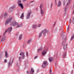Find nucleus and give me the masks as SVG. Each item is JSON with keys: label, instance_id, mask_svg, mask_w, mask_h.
Masks as SVG:
<instances>
[{"label": "nucleus", "instance_id": "ea45409f", "mask_svg": "<svg viewBox=\"0 0 74 74\" xmlns=\"http://www.w3.org/2000/svg\"><path fill=\"white\" fill-rule=\"evenodd\" d=\"M69 26L68 27V28H67V31H69Z\"/></svg>", "mask_w": 74, "mask_h": 74}, {"label": "nucleus", "instance_id": "4be33fe9", "mask_svg": "<svg viewBox=\"0 0 74 74\" xmlns=\"http://www.w3.org/2000/svg\"><path fill=\"white\" fill-rule=\"evenodd\" d=\"M42 32H40L39 33V36H38V38H40L41 37H42Z\"/></svg>", "mask_w": 74, "mask_h": 74}, {"label": "nucleus", "instance_id": "423d86ee", "mask_svg": "<svg viewBox=\"0 0 74 74\" xmlns=\"http://www.w3.org/2000/svg\"><path fill=\"white\" fill-rule=\"evenodd\" d=\"M47 64L48 63H47V62L46 61H44L42 65V67L43 68H45V67H47Z\"/></svg>", "mask_w": 74, "mask_h": 74}, {"label": "nucleus", "instance_id": "c85d7f7f", "mask_svg": "<svg viewBox=\"0 0 74 74\" xmlns=\"http://www.w3.org/2000/svg\"><path fill=\"white\" fill-rule=\"evenodd\" d=\"M49 62H52V58H49Z\"/></svg>", "mask_w": 74, "mask_h": 74}, {"label": "nucleus", "instance_id": "c9c22d12", "mask_svg": "<svg viewBox=\"0 0 74 74\" xmlns=\"http://www.w3.org/2000/svg\"><path fill=\"white\" fill-rule=\"evenodd\" d=\"M63 33H64V32H63V31H62V33L61 34V36H63Z\"/></svg>", "mask_w": 74, "mask_h": 74}, {"label": "nucleus", "instance_id": "09e8293b", "mask_svg": "<svg viewBox=\"0 0 74 74\" xmlns=\"http://www.w3.org/2000/svg\"><path fill=\"white\" fill-rule=\"evenodd\" d=\"M50 74H54V73H50Z\"/></svg>", "mask_w": 74, "mask_h": 74}, {"label": "nucleus", "instance_id": "f8f14e48", "mask_svg": "<svg viewBox=\"0 0 74 74\" xmlns=\"http://www.w3.org/2000/svg\"><path fill=\"white\" fill-rule=\"evenodd\" d=\"M2 18H5L7 16V13L6 12L4 13L2 15Z\"/></svg>", "mask_w": 74, "mask_h": 74}, {"label": "nucleus", "instance_id": "c03bdc74", "mask_svg": "<svg viewBox=\"0 0 74 74\" xmlns=\"http://www.w3.org/2000/svg\"><path fill=\"white\" fill-rule=\"evenodd\" d=\"M26 55H27V56H28V52H27Z\"/></svg>", "mask_w": 74, "mask_h": 74}, {"label": "nucleus", "instance_id": "412c9836", "mask_svg": "<svg viewBox=\"0 0 74 74\" xmlns=\"http://www.w3.org/2000/svg\"><path fill=\"white\" fill-rule=\"evenodd\" d=\"M5 57L6 58H8V53L7 52V51H5Z\"/></svg>", "mask_w": 74, "mask_h": 74}, {"label": "nucleus", "instance_id": "39448f33", "mask_svg": "<svg viewBox=\"0 0 74 74\" xmlns=\"http://www.w3.org/2000/svg\"><path fill=\"white\" fill-rule=\"evenodd\" d=\"M48 31L46 29H45L43 30L41 32L43 33V36L44 37H45V36H46V33H47Z\"/></svg>", "mask_w": 74, "mask_h": 74}, {"label": "nucleus", "instance_id": "f03ea898", "mask_svg": "<svg viewBox=\"0 0 74 74\" xmlns=\"http://www.w3.org/2000/svg\"><path fill=\"white\" fill-rule=\"evenodd\" d=\"M12 28L11 27L8 28V29H6L5 32H4V33L3 34L4 36L5 35V34H6V33L7 32V31L9 32V33L10 34L11 32V31H12Z\"/></svg>", "mask_w": 74, "mask_h": 74}, {"label": "nucleus", "instance_id": "cd10ccee", "mask_svg": "<svg viewBox=\"0 0 74 74\" xmlns=\"http://www.w3.org/2000/svg\"><path fill=\"white\" fill-rule=\"evenodd\" d=\"M3 53L1 54L0 56V58H2L3 57Z\"/></svg>", "mask_w": 74, "mask_h": 74}, {"label": "nucleus", "instance_id": "a18cd8bd", "mask_svg": "<svg viewBox=\"0 0 74 74\" xmlns=\"http://www.w3.org/2000/svg\"><path fill=\"white\" fill-rule=\"evenodd\" d=\"M69 23H71V19L70 20Z\"/></svg>", "mask_w": 74, "mask_h": 74}, {"label": "nucleus", "instance_id": "b1692460", "mask_svg": "<svg viewBox=\"0 0 74 74\" xmlns=\"http://www.w3.org/2000/svg\"><path fill=\"white\" fill-rule=\"evenodd\" d=\"M66 54H67V53L66 52L64 53L63 56V57L64 58H65L66 57Z\"/></svg>", "mask_w": 74, "mask_h": 74}, {"label": "nucleus", "instance_id": "5fc2aeb1", "mask_svg": "<svg viewBox=\"0 0 74 74\" xmlns=\"http://www.w3.org/2000/svg\"><path fill=\"white\" fill-rule=\"evenodd\" d=\"M19 69H18V70H17L18 71H19Z\"/></svg>", "mask_w": 74, "mask_h": 74}, {"label": "nucleus", "instance_id": "20e7f679", "mask_svg": "<svg viewBox=\"0 0 74 74\" xmlns=\"http://www.w3.org/2000/svg\"><path fill=\"white\" fill-rule=\"evenodd\" d=\"M12 21V18H9L8 19L6 20L5 22V25H7L9 23H11V22Z\"/></svg>", "mask_w": 74, "mask_h": 74}, {"label": "nucleus", "instance_id": "9d476101", "mask_svg": "<svg viewBox=\"0 0 74 74\" xmlns=\"http://www.w3.org/2000/svg\"><path fill=\"white\" fill-rule=\"evenodd\" d=\"M6 39V37L5 36H4L2 37V38L1 40V42H4L5 41V40Z\"/></svg>", "mask_w": 74, "mask_h": 74}, {"label": "nucleus", "instance_id": "a19ab883", "mask_svg": "<svg viewBox=\"0 0 74 74\" xmlns=\"http://www.w3.org/2000/svg\"><path fill=\"white\" fill-rule=\"evenodd\" d=\"M41 26V24H39L38 26V27H40Z\"/></svg>", "mask_w": 74, "mask_h": 74}, {"label": "nucleus", "instance_id": "c756f323", "mask_svg": "<svg viewBox=\"0 0 74 74\" xmlns=\"http://www.w3.org/2000/svg\"><path fill=\"white\" fill-rule=\"evenodd\" d=\"M52 6H53V3H51V10H52Z\"/></svg>", "mask_w": 74, "mask_h": 74}, {"label": "nucleus", "instance_id": "72a5a7b5", "mask_svg": "<svg viewBox=\"0 0 74 74\" xmlns=\"http://www.w3.org/2000/svg\"><path fill=\"white\" fill-rule=\"evenodd\" d=\"M33 28H36L37 27V26L36 25H33Z\"/></svg>", "mask_w": 74, "mask_h": 74}, {"label": "nucleus", "instance_id": "864d4df0", "mask_svg": "<svg viewBox=\"0 0 74 74\" xmlns=\"http://www.w3.org/2000/svg\"><path fill=\"white\" fill-rule=\"evenodd\" d=\"M61 29H60V30H61Z\"/></svg>", "mask_w": 74, "mask_h": 74}, {"label": "nucleus", "instance_id": "bb28decb", "mask_svg": "<svg viewBox=\"0 0 74 74\" xmlns=\"http://www.w3.org/2000/svg\"><path fill=\"white\" fill-rule=\"evenodd\" d=\"M42 7H43V5L42 4H41L40 5V10L42 9Z\"/></svg>", "mask_w": 74, "mask_h": 74}, {"label": "nucleus", "instance_id": "2eb2a0df", "mask_svg": "<svg viewBox=\"0 0 74 74\" xmlns=\"http://www.w3.org/2000/svg\"><path fill=\"white\" fill-rule=\"evenodd\" d=\"M66 40H67V38L66 37L65 38L63 42H62V45H64V44H65V42H66Z\"/></svg>", "mask_w": 74, "mask_h": 74}, {"label": "nucleus", "instance_id": "a211bd4d", "mask_svg": "<svg viewBox=\"0 0 74 74\" xmlns=\"http://www.w3.org/2000/svg\"><path fill=\"white\" fill-rule=\"evenodd\" d=\"M40 12L41 15H42V16H43V15L44 14V12H43V10H42V9H40Z\"/></svg>", "mask_w": 74, "mask_h": 74}, {"label": "nucleus", "instance_id": "2f4dec72", "mask_svg": "<svg viewBox=\"0 0 74 74\" xmlns=\"http://www.w3.org/2000/svg\"><path fill=\"white\" fill-rule=\"evenodd\" d=\"M22 35H20V36L19 37V40H21V38H22Z\"/></svg>", "mask_w": 74, "mask_h": 74}, {"label": "nucleus", "instance_id": "e433bc0d", "mask_svg": "<svg viewBox=\"0 0 74 74\" xmlns=\"http://www.w3.org/2000/svg\"><path fill=\"white\" fill-rule=\"evenodd\" d=\"M50 74H51V73H52V68L50 69Z\"/></svg>", "mask_w": 74, "mask_h": 74}, {"label": "nucleus", "instance_id": "dca6fc26", "mask_svg": "<svg viewBox=\"0 0 74 74\" xmlns=\"http://www.w3.org/2000/svg\"><path fill=\"white\" fill-rule=\"evenodd\" d=\"M42 55L43 56V55H46L47 54V52L46 51H43L42 53Z\"/></svg>", "mask_w": 74, "mask_h": 74}, {"label": "nucleus", "instance_id": "4c0bfd02", "mask_svg": "<svg viewBox=\"0 0 74 74\" xmlns=\"http://www.w3.org/2000/svg\"><path fill=\"white\" fill-rule=\"evenodd\" d=\"M65 4H66V1H64L63 2V5H64V6L65 5Z\"/></svg>", "mask_w": 74, "mask_h": 74}, {"label": "nucleus", "instance_id": "8fccbe9b", "mask_svg": "<svg viewBox=\"0 0 74 74\" xmlns=\"http://www.w3.org/2000/svg\"><path fill=\"white\" fill-rule=\"evenodd\" d=\"M1 36H0V39H1Z\"/></svg>", "mask_w": 74, "mask_h": 74}, {"label": "nucleus", "instance_id": "de8ad7c7", "mask_svg": "<svg viewBox=\"0 0 74 74\" xmlns=\"http://www.w3.org/2000/svg\"><path fill=\"white\" fill-rule=\"evenodd\" d=\"M72 20H74V17H73L72 18Z\"/></svg>", "mask_w": 74, "mask_h": 74}, {"label": "nucleus", "instance_id": "4468645a", "mask_svg": "<svg viewBox=\"0 0 74 74\" xmlns=\"http://www.w3.org/2000/svg\"><path fill=\"white\" fill-rule=\"evenodd\" d=\"M67 7H65L64 9L65 13L64 14V16H65L66 15V12L67 11Z\"/></svg>", "mask_w": 74, "mask_h": 74}, {"label": "nucleus", "instance_id": "aec40b11", "mask_svg": "<svg viewBox=\"0 0 74 74\" xmlns=\"http://www.w3.org/2000/svg\"><path fill=\"white\" fill-rule=\"evenodd\" d=\"M61 5V2H60V1H59L58 3V4L57 6L58 7H60V6Z\"/></svg>", "mask_w": 74, "mask_h": 74}, {"label": "nucleus", "instance_id": "58836bf2", "mask_svg": "<svg viewBox=\"0 0 74 74\" xmlns=\"http://www.w3.org/2000/svg\"><path fill=\"white\" fill-rule=\"evenodd\" d=\"M73 72H74V71H73V70H72L71 71V74H73Z\"/></svg>", "mask_w": 74, "mask_h": 74}, {"label": "nucleus", "instance_id": "3c124183", "mask_svg": "<svg viewBox=\"0 0 74 74\" xmlns=\"http://www.w3.org/2000/svg\"><path fill=\"white\" fill-rule=\"evenodd\" d=\"M34 1H31L30 3H33V2Z\"/></svg>", "mask_w": 74, "mask_h": 74}, {"label": "nucleus", "instance_id": "9b49d317", "mask_svg": "<svg viewBox=\"0 0 74 74\" xmlns=\"http://www.w3.org/2000/svg\"><path fill=\"white\" fill-rule=\"evenodd\" d=\"M32 13V12H29L28 13L27 15L26 19H30V15Z\"/></svg>", "mask_w": 74, "mask_h": 74}, {"label": "nucleus", "instance_id": "ddd939ff", "mask_svg": "<svg viewBox=\"0 0 74 74\" xmlns=\"http://www.w3.org/2000/svg\"><path fill=\"white\" fill-rule=\"evenodd\" d=\"M16 21H12L10 25L11 26H16Z\"/></svg>", "mask_w": 74, "mask_h": 74}, {"label": "nucleus", "instance_id": "6e6d98bb", "mask_svg": "<svg viewBox=\"0 0 74 74\" xmlns=\"http://www.w3.org/2000/svg\"><path fill=\"white\" fill-rule=\"evenodd\" d=\"M62 74H64V73H62Z\"/></svg>", "mask_w": 74, "mask_h": 74}, {"label": "nucleus", "instance_id": "f3484780", "mask_svg": "<svg viewBox=\"0 0 74 74\" xmlns=\"http://www.w3.org/2000/svg\"><path fill=\"white\" fill-rule=\"evenodd\" d=\"M67 45H66L63 47V49L64 51H66L67 49Z\"/></svg>", "mask_w": 74, "mask_h": 74}, {"label": "nucleus", "instance_id": "7ed1b4c3", "mask_svg": "<svg viewBox=\"0 0 74 74\" xmlns=\"http://www.w3.org/2000/svg\"><path fill=\"white\" fill-rule=\"evenodd\" d=\"M14 62V58H11L10 59V61L8 63V67H10V66H11L13 63Z\"/></svg>", "mask_w": 74, "mask_h": 74}, {"label": "nucleus", "instance_id": "f257e3e1", "mask_svg": "<svg viewBox=\"0 0 74 74\" xmlns=\"http://www.w3.org/2000/svg\"><path fill=\"white\" fill-rule=\"evenodd\" d=\"M20 55L22 56V57H21V56H19L18 57L19 61L21 62V59H22V60L24 59H25V53L23 52H21L20 53Z\"/></svg>", "mask_w": 74, "mask_h": 74}, {"label": "nucleus", "instance_id": "49530a36", "mask_svg": "<svg viewBox=\"0 0 74 74\" xmlns=\"http://www.w3.org/2000/svg\"><path fill=\"white\" fill-rule=\"evenodd\" d=\"M37 56H35L34 58V59H37Z\"/></svg>", "mask_w": 74, "mask_h": 74}, {"label": "nucleus", "instance_id": "0eeeda50", "mask_svg": "<svg viewBox=\"0 0 74 74\" xmlns=\"http://www.w3.org/2000/svg\"><path fill=\"white\" fill-rule=\"evenodd\" d=\"M22 24H19L18 23H16V28H18L19 27H21L22 26Z\"/></svg>", "mask_w": 74, "mask_h": 74}, {"label": "nucleus", "instance_id": "1a4fd4ad", "mask_svg": "<svg viewBox=\"0 0 74 74\" xmlns=\"http://www.w3.org/2000/svg\"><path fill=\"white\" fill-rule=\"evenodd\" d=\"M15 8H16V6L15 5H14L10 8L9 10V12H11L12 11V10H14V9H15Z\"/></svg>", "mask_w": 74, "mask_h": 74}, {"label": "nucleus", "instance_id": "5701e85b", "mask_svg": "<svg viewBox=\"0 0 74 74\" xmlns=\"http://www.w3.org/2000/svg\"><path fill=\"white\" fill-rule=\"evenodd\" d=\"M23 17H24V15H23V13L21 16V18L23 19Z\"/></svg>", "mask_w": 74, "mask_h": 74}, {"label": "nucleus", "instance_id": "79ce46f5", "mask_svg": "<svg viewBox=\"0 0 74 74\" xmlns=\"http://www.w3.org/2000/svg\"><path fill=\"white\" fill-rule=\"evenodd\" d=\"M6 62H7V60H5V62L6 63Z\"/></svg>", "mask_w": 74, "mask_h": 74}, {"label": "nucleus", "instance_id": "f704fd0d", "mask_svg": "<svg viewBox=\"0 0 74 74\" xmlns=\"http://www.w3.org/2000/svg\"><path fill=\"white\" fill-rule=\"evenodd\" d=\"M57 0H55V5H57V1H56Z\"/></svg>", "mask_w": 74, "mask_h": 74}, {"label": "nucleus", "instance_id": "603ef678", "mask_svg": "<svg viewBox=\"0 0 74 74\" xmlns=\"http://www.w3.org/2000/svg\"><path fill=\"white\" fill-rule=\"evenodd\" d=\"M26 0H23V1H25Z\"/></svg>", "mask_w": 74, "mask_h": 74}, {"label": "nucleus", "instance_id": "7c9ffc66", "mask_svg": "<svg viewBox=\"0 0 74 74\" xmlns=\"http://www.w3.org/2000/svg\"><path fill=\"white\" fill-rule=\"evenodd\" d=\"M70 1L69 0L68 3H67V5H69L70 4Z\"/></svg>", "mask_w": 74, "mask_h": 74}, {"label": "nucleus", "instance_id": "6e6552de", "mask_svg": "<svg viewBox=\"0 0 74 74\" xmlns=\"http://www.w3.org/2000/svg\"><path fill=\"white\" fill-rule=\"evenodd\" d=\"M27 74H33L34 73V70L32 68H31L30 71H27Z\"/></svg>", "mask_w": 74, "mask_h": 74}, {"label": "nucleus", "instance_id": "473e14b6", "mask_svg": "<svg viewBox=\"0 0 74 74\" xmlns=\"http://www.w3.org/2000/svg\"><path fill=\"white\" fill-rule=\"evenodd\" d=\"M31 42H32V40H29L28 41L27 43L28 44H29Z\"/></svg>", "mask_w": 74, "mask_h": 74}, {"label": "nucleus", "instance_id": "37998d69", "mask_svg": "<svg viewBox=\"0 0 74 74\" xmlns=\"http://www.w3.org/2000/svg\"><path fill=\"white\" fill-rule=\"evenodd\" d=\"M72 23H74V20H72Z\"/></svg>", "mask_w": 74, "mask_h": 74}, {"label": "nucleus", "instance_id": "a878e982", "mask_svg": "<svg viewBox=\"0 0 74 74\" xmlns=\"http://www.w3.org/2000/svg\"><path fill=\"white\" fill-rule=\"evenodd\" d=\"M42 48L41 47L40 48H39L38 50V52H40V51H42Z\"/></svg>", "mask_w": 74, "mask_h": 74}, {"label": "nucleus", "instance_id": "393cba45", "mask_svg": "<svg viewBox=\"0 0 74 74\" xmlns=\"http://www.w3.org/2000/svg\"><path fill=\"white\" fill-rule=\"evenodd\" d=\"M18 4H21V0H18Z\"/></svg>", "mask_w": 74, "mask_h": 74}, {"label": "nucleus", "instance_id": "6ab92c4d", "mask_svg": "<svg viewBox=\"0 0 74 74\" xmlns=\"http://www.w3.org/2000/svg\"><path fill=\"white\" fill-rule=\"evenodd\" d=\"M18 6L21 7L22 9L23 8V4L20 3L18 4Z\"/></svg>", "mask_w": 74, "mask_h": 74}]
</instances>
